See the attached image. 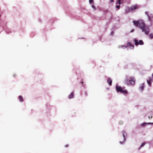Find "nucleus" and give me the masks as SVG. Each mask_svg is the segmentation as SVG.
<instances>
[{
    "mask_svg": "<svg viewBox=\"0 0 153 153\" xmlns=\"http://www.w3.org/2000/svg\"><path fill=\"white\" fill-rule=\"evenodd\" d=\"M132 23L134 26L141 30L142 32H144L146 35L149 34L150 32L149 26L146 25L143 20L142 19L133 20Z\"/></svg>",
    "mask_w": 153,
    "mask_h": 153,
    "instance_id": "f257e3e1",
    "label": "nucleus"
},
{
    "mask_svg": "<svg viewBox=\"0 0 153 153\" xmlns=\"http://www.w3.org/2000/svg\"><path fill=\"white\" fill-rule=\"evenodd\" d=\"M125 87H122L118 85L117 84L115 86V89L117 93L120 92L123 94H127L128 91L126 89H125Z\"/></svg>",
    "mask_w": 153,
    "mask_h": 153,
    "instance_id": "f03ea898",
    "label": "nucleus"
},
{
    "mask_svg": "<svg viewBox=\"0 0 153 153\" xmlns=\"http://www.w3.org/2000/svg\"><path fill=\"white\" fill-rule=\"evenodd\" d=\"M7 23L5 21L1 22L0 24V26L3 29L5 30L6 33L8 34L12 32L11 30L8 28L7 26Z\"/></svg>",
    "mask_w": 153,
    "mask_h": 153,
    "instance_id": "7ed1b4c3",
    "label": "nucleus"
},
{
    "mask_svg": "<svg viewBox=\"0 0 153 153\" xmlns=\"http://www.w3.org/2000/svg\"><path fill=\"white\" fill-rule=\"evenodd\" d=\"M145 14L148 17V20L150 22V24L149 26H152L153 23V14L149 13L148 11H146Z\"/></svg>",
    "mask_w": 153,
    "mask_h": 153,
    "instance_id": "20e7f679",
    "label": "nucleus"
},
{
    "mask_svg": "<svg viewBox=\"0 0 153 153\" xmlns=\"http://www.w3.org/2000/svg\"><path fill=\"white\" fill-rule=\"evenodd\" d=\"M135 82V80L134 78L133 77H130L129 78V79L128 80L126 79L125 80V83L127 85H134Z\"/></svg>",
    "mask_w": 153,
    "mask_h": 153,
    "instance_id": "39448f33",
    "label": "nucleus"
},
{
    "mask_svg": "<svg viewBox=\"0 0 153 153\" xmlns=\"http://www.w3.org/2000/svg\"><path fill=\"white\" fill-rule=\"evenodd\" d=\"M133 41L134 45L137 46L138 45H143L144 44V42L142 40H138L137 38H135L133 39Z\"/></svg>",
    "mask_w": 153,
    "mask_h": 153,
    "instance_id": "423d86ee",
    "label": "nucleus"
},
{
    "mask_svg": "<svg viewBox=\"0 0 153 153\" xmlns=\"http://www.w3.org/2000/svg\"><path fill=\"white\" fill-rule=\"evenodd\" d=\"M122 136L123 137V141H120V143L122 145L125 142L126 140V138L127 136V133L125 132V131H123L122 132Z\"/></svg>",
    "mask_w": 153,
    "mask_h": 153,
    "instance_id": "0eeeda50",
    "label": "nucleus"
},
{
    "mask_svg": "<svg viewBox=\"0 0 153 153\" xmlns=\"http://www.w3.org/2000/svg\"><path fill=\"white\" fill-rule=\"evenodd\" d=\"M122 0H117V1L116 2V4H118L119 5H116V10H118L120 8V5L123 3Z\"/></svg>",
    "mask_w": 153,
    "mask_h": 153,
    "instance_id": "6e6552de",
    "label": "nucleus"
},
{
    "mask_svg": "<svg viewBox=\"0 0 153 153\" xmlns=\"http://www.w3.org/2000/svg\"><path fill=\"white\" fill-rule=\"evenodd\" d=\"M138 7V5L137 4H135L130 7V9L131 11H133L134 10L137 9Z\"/></svg>",
    "mask_w": 153,
    "mask_h": 153,
    "instance_id": "1a4fd4ad",
    "label": "nucleus"
},
{
    "mask_svg": "<svg viewBox=\"0 0 153 153\" xmlns=\"http://www.w3.org/2000/svg\"><path fill=\"white\" fill-rule=\"evenodd\" d=\"M144 87L145 83H143L140 85L139 89L141 92H142L144 89Z\"/></svg>",
    "mask_w": 153,
    "mask_h": 153,
    "instance_id": "9d476101",
    "label": "nucleus"
},
{
    "mask_svg": "<svg viewBox=\"0 0 153 153\" xmlns=\"http://www.w3.org/2000/svg\"><path fill=\"white\" fill-rule=\"evenodd\" d=\"M152 79L151 77H148V79L147 80V83L148 85L150 87L152 85Z\"/></svg>",
    "mask_w": 153,
    "mask_h": 153,
    "instance_id": "9b49d317",
    "label": "nucleus"
},
{
    "mask_svg": "<svg viewBox=\"0 0 153 153\" xmlns=\"http://www.w3.org/2000/svg\"><path fill=\"white\" fill-rule=\"evenodd\" d=\"M107 82L110 86H111L112 84V80L110 77L107 79Z\"/></svg>",
    "mask_w": 153,
    "mask_h": 153,
    "instance_id": "f8f14e48",
    "label": "nucleus"
},
{
    "mask_svg": "<svg viewBox=\"0 0 153 153\" xmlns=\"http://www.w3.org/2000/svg\"><path fill=\"white\" fill-rule=\"evenodd\" d=\"M127 46L128 47H131V49H133L134 48V45L131 43L130 42H128L127 44Z\"/></svg>",
    "mask_w": 153,
    "mask_h": 153,
    "instance_id": "ddd939ff",
    "label": "nucleus"
},
{
    "mask_svg": "<svg viewBox=\"0 0 153 153\" xmlns=\"http://www.w3.org/2000/svg\"><path fill=\"white\" fill-rule=\"evenodd\" d=\"M74 91H73L71 94L69 95L68 96V98L69 99H71L74 98Z\"/></svg>",
    "mask_w": 153,
    "mask_h": 153,
    "instance_id": "4468645a",
    "label": "nucleus"
},
{
    "mask_svg": "<svg viewBox=\"0 0 153 153\" xmlns=\"http://www.w3.org/2000/svg\"><path fill=\"white\" fill-rule=\"evenodd\" d=\"M18 99L20 102H22L24 101V99L22 95L19 96L18 97Z\"/></svg>",
    "mask_w": 153,
    "mask_h": 153,
    "instance_id": "2eb2a0df",
    "label": "nucleus"
},
{
    "mask_svg": "<svg viewBox=\"0 0 153 153\" xmlns=\"http://www.w3.org/2000/svg\"><path fill=\"white\" fill-rule=\"evenodd\" d=\"M69 16L73 18H75L76 19H78L76 16L74 15L72 13H70L69 14Z\"/></svg>",
    "mask_w": 153,
    "mask_h": 153,
    "instance_id": "dca6fc26",
    "label": "nucleus"
},
{
    "mask_svg": "<svg viewBox=\"0 0 153 153\" xmlns=\"http://www.w3.org/2000/svg\"><path fill=\"white\" fill-rule=\"evenodd\" d=\"M130 11H131L130 9V7H128L127 8L125 9V13H129Z\"/></svg>",
    "mask_w": 153,
    "mask_h": 153,
    "instance_id": "f3484780",
    "label": "nucleus"
},
{
    "mask_svg": "<svg viewBox=\"0 0 153 153\" xmlns=\"http://www.w3.org/2000/svg\"><path fill=\"white\" fill-rule=\"evenodd\" d=\"M80 83L82 85V87L84 88L85 89L86 88L85 84L84 83V82L83 81L81 82Z\"/></svg>",
    "mask_w": 153,
    "mask_h": 153,
    "instance_id": "a211bd4d",
    "label": "nucleus"
},
{
    "mask_svg": "<svg viewBox=\"0 0 153 153\" xmlns=\"http://www.w3.org/2000/svg\"><path fill=\"white\" fill-rule=\"evenodd\" d=\"M146 143L145 142H143L140 145V147L138 148V149H140L141 148L143 147L146 144Z\"/></svg>",
    "mask_w": 153,
    "mask_h": 153,
    "instance_id": "6ab92c4d",
    "label": "nucleus"
},
{
    "mask_svg": "<svg viewBox=\"0 0 153 153\" xmlns=\"http://www.w3.org/2000/svg\"><path fill=\"white\" fill-rule=\"evenodd\" d=\"M146 125H147L146 123L145 122H144L143 123L140 125L141 126L143 127H144Z\"/></svg>",
    "mask_w": 153,
    "mask_h": 153,
    "instance_id": "aec40b11",
    "label": "nucleus"
},
{
    "mask_svg": "<svg viewBox=\"0 0 153 153\" xmlns=\"http://www.w3.org/2000/svg\"><path fill=\"white\" fill-rule=\"evenodd\" d=\"M56 19L55 18L52 19L50 20L49 22L51 24H52L54 21H55Z\"/></svg>",
    "mask_w": 153,
    "mask_h": 153,
    "instance_id": "412c9836",
    "label": "nucleus"
},
{
    "mask_svg": "<svg viewBox=\"0 0 153 153\" xmlns=\"http://www.w3.org/2000/svg\"><path fill=\"white\" fill-rule=\"evenodd\" d=\"M149 38L152 39H153V34L152 33H151L149 34Z\"/></svg>",
    "mask_w": 153,
    "mask_h": 153,
    "instance_id": "4be33fe9",
    "label": "nucleus"
},
{
    "mask_svg": "<svg viewBox=\"0 0 153 153\" xmlns=\"http://www.w3.org/2000/svg\"><path fill=\"white\" fill-rule=\"evenodd\" d=\"M117 29V28L116 27V25L115 24H114L112 27V29L114 30V29Z\"/></svg>",
    "mask_w": 153,
    "mask_h": 153,
    "instance_id": "5701e85b",
    "label": "nucleus"
},
{
    "mask_svg": "<svg viewBox=\"0 0 153 153\" xmlns=\"http://www.w3.org/2000/svg\"><path fill=\"white\" fill-rule=\"evenodd\" d=\"M35 32H32L31 33L30 36L32 37H34V36H35Z\"/></svg>",
    "mask_w": 153,
    "mask_h": 153,
    "instance_id": "b1692460",
    "label": "nucleus"
},
{
    "mask_svg": "<svg viewBox=\"0 0 153 153\" xmlns=\"http://www.w3.org/2000/svg\"><path fill=\"white\" fill-rule=\"evenodd\" d=\"M91 7L92 8H93L94 10H96V7L95 5L92 4L91 5Z\"/></svg>",
    "mask_w": 153,
    "mask_h": 153,
    "instance_id": "393cba45",
    "label": "nucleus"
},
{
    "mask_svg": "<svg viewBox=\"0 0 153 153\" xmlns=\"http://www.w3.org/2000/svg\"><path fill=\"white\" fill-rule=\"evenodd\" d=\"M121 47L123 48L124 49L127 48L128 46H127V45H122L121 46Z\"/></svg>",
    "mask_w": 153,
    "mask_h": 153,
    "instance_id": "a878e982",
    "label": "nucleus"
},
{
    "mask_svg": "<svg viewBox=\"0 0 153 153\" xmlns=\"http://www.w3.org/2000/svg\"><path fill=\"white\" fill-rule=\"evenodd\" d=\"M116 19L117 20V22H120V17L119 16H118L117 18H116Z\"/></svg>",
    "mask_w": 153,
    "mask_h": 153,
    "instance_id": "bb28decb",
    "label": "nucleus"
},
{
    "mask_svg": "<svg viewBox=\"0 0 153 153\" xmlns=\"http://www.w3.org/2000/svg\"><path fill=\"white\" fill-rule=\"evenodd\" d=\"M94 2V0H89V3L90 4H92Z\"/></svg>",
    "mask_w": 153,
    "mask_h": 153,
    "instance_id": "cd10ccee",
    "label": "nucleus"
},
{
    "mask_svg": "<svg viewBox=\"0 0 153 153\" xmlns=\"http://www.w3.org/2000/svg\"><path fill=\"white\" fill-rule=\"evenodd\" d=\"M114 31H112L110 33V35L111 36H113L114 35Z\"/></svg>",
    "mask_w": 153,
    "mask_h": 153,
    "instance_id": "c85d7f7f",
    "label": "nucleus"
},
{
    "mask_svg": "<svg viewBox=\"0 0 153 153\" xmlns=\"http://www.w3.org/2000/svg\"><path fill=\"white\" fill-rule=\"evenodd\" d=\"M113 16H111L110 18L109 22H111V20L113 19Z\"/></svg>",
    "mask_w": 153,
    "mask_h": 153,
    "instance_id": "c756f323",
    "label": "nucleus"
},
{
    "mask_svg": "<svg viewBox=\"0 0 153 153\" xmlns=\"http://www.w3.org/2000/svg\"><path fill=\"white\" fill-rule=\"evenodd\" d=\"M16 76H17V75L15 74H13V77L14 78H15L16 77Z\"/></svg>",
    "mask_w": 153,
    "mask_h": 153,
    "instance_id": "7c9ffc66",
    "label": "nucleus"
},
{
    "mask_svg": "<svg viewBox=\"0 0 153 153\" xmlns=\"http://www.w3.org/2000/svg\"><path fill=\"white\" fill-rule=\"evenodd\" d=\"M85 96H87L88 95L87 92L86 91H85Z\"/></svg>",
    "mask_w": 153,
    "mask_h": 153,
    "instance_id": "2f4dec72",
    "label": "nucleus"
},
{
    "mask_svg": "<svg viewBox=\"0 0 153 153\" xmlns=\"http://www.w3.org/2000/svg\"><path fill=\"white\" fill-rule=\"evenodd\" d=\"M146 124H147V125H148L149 124L153 125V123H150V122L146 123Z\"/></svg>",
    "mask_w": 153,
    "mask_h": 153,
    "instance_id": "473e14b6",
    "label": "nucleus"
},
{
    "mask_svg": "<svg viewBox=\"0 0 153 153\" xmlns=\"http://www.w3.org/2000/svg\"><path fill=\"white\" fill-rule=\"evenodd\" d=\"M135 30L134 29H132L130 31V33H132V32H133Z\"/></svg>",
    "mask_w": 153,
    "mask_h": 153,
    "instance_id": "72a5a7b5",
    "label": "nucleus"
},
{
    "mask_svg": "<svg viewBox=\"0 0 153 153\" xmlns=\"http://www.w3.org/2000/svg\"><path fill=\"white\" fill-rule=\"evenodd\" d=\"M69 146V145L68 144H66L65 146V147H68Z\"/></svg>",
    "mask_w": 153,
    "mask_h": 153,
    "instance_id": "f704fd0d",
    "label": "nucleus"
},
{
    "mask_svg": "<svg viewBox=\"0 0 153 153\" xmlns=\"http://www.w3.org/2000/svg\"><path fill=\"white\" fill-rule=\"evenodd\" d=\"M105 18H106V17H105V16H104V17H103V18H100V19H102L103 20V19H105Z\"/></svg>",
    "mask_w": 153,
    "mask_h": 153,
    "instance_id": "c9c22d12",
    "label": "nucleus"
},
{
    "mask_svg": "<svg viewBox=\"0 0 153 153\" xmlns=\"http://www.w3.org/2000/svg\"><path fill=\"white\" fill-rule=\"evenodd\" d=\"M38 21L39 22H41V20L40 19H38Z\"/></svg>",
    "mask_w": 153,
    "mask_h": 153,
    "instance_id": "e433bc0d",
    "label": "nucleus"
},
{
    "mask_svg": "<svg viewBox=\"0 0 153 153\" xmlns=\"http://www.w3.org/2000/svg\"><path fill=\"white\" fill-rule=\"evenodd\" d=\"M119 124H123V122L122 121L120 122H119Z\"/></svg>",
    "mask_w": 153,
    "mask_h": 153,
    "instance_id": "4c0bfd02",
    "label": "nucleus"
},
{
    "mask_svg": "<svg viewBox=\"0 0 153 153\" xmlns=\"http://www.w3.org/2000/svg\"><path fill=\"white\" fill-rule=\"evenodd\" d=\"M110 1L111 3L114 2V0H110Z\"/></svg>",
    "mask_w": 153,
    "mask_h": 153,
    "instance_id": "58836bf2",
    "label": "nucleus"
},
{
    "mask_svg": "<svg viewBox=\"0 0 153 153\" xmlns=\"http://www.w3.org/2000/svg\"><path fill=\"white\" fill-rule=\"evenodd\" d=\"M81 94H82V90H81Z\"/></svg>",
    "mask_w": 153,
    "mask_h": 153,
    "instance_id": "ea45409f",
    "label": "nucleus"
},
{
    "mask_svg": "<svg viewBox=\"0 0 153 153\" xmlns=\"http://www.w3.org/2000/svg\"><path fill=\"white\" fill-rule=\"evenodd\" d=\"M152 78H153V73H152Z\"/></svg>",
    "mask_w": 153,
    "mask_h": 153,
    "instance_id": "a19ab883",
    "label": "nucleus"
},
{
    "mask_svg": "<svg viewBox=\"0 0 153 153\" xmlns=\"http://www.w3.org/2000/svg\"><path fill=\"white\" fill-rule=\"evenodd\" d=\"M106 89H107V90H108V89H109V88H106Z\"/></svg>",
    "mask_w": 153,
    "mask_h": 153,
    "instance_id": "79ce46f5",
    "label": "nucleus"
},
{
    "mask_svg": "<svg viewBox=\"0 0 153 153\" xmlns=\"http://www.w3.org/2000/svg\"><path fill=\"white\" fill-rule=\"evenodd\" d=\"M46 106L47 107L48 106V104H47L46 105Z\"/></svg>",
    "mask_w": 153,
    "mask_h": 153,
    "instance_id": "37998d69",
    "label": "nucleus"
},
{
    "mask_svg": "<svg viewBox=\"0 0 153 153\" xmlns=\"http://www.w3.org/2000/svg\"><path fill=\"white\" fill-rule=\"evenodd\" d=\"M152 116H151V117H150V118H152Z\"/></svg>",
    "mask_w": 153,
    "mask_h": 153,
    "instance_id": "c03bdc74",
    "label": "nucleus"
},
{
    "mask_svg": "<svg viewBox=\"0 0 153 153\" xmlns=\"http://www.w3.org/2000/svg\"><path fill=\"white\" fill-rule=\"evenodd\" d=\"M152 116H151V117H150V118H152Z\"/></svg>",
    "mask_w": 153,
    "mask_h": 153,
    "instance_id": "a18cd8bd",
    "label": "nucleus"
},
{
    "mask_svg": "<svg viewBox=\"0 0 153 153\" xmlns=\"http://www.w3.org/2000/svg\"><path fill=\"white\" fill-rule=\"evenodd\" d=\"M150 117L149 116V119H150Z\"/></svg>",
    "mask_w": 153,
    "mask_h": 153,
    "instance_id": "49530a36",
    "label": "nucleus"
},
{
    "mask_svg": "<svg viewBox=\"0 0 153 153\" xmlns=\"http://www.w3.org/2000/svg\"><path fill=\"white\" fill-rule=\"evenodd\" d=\"M1 17V15H0V17Z\"/></svg>",
    "mask_w": 153,
    "mask_h": 153,
    "instance_id": "de8ad7c7",
    "label": "nucleus"
}]
</instances>
